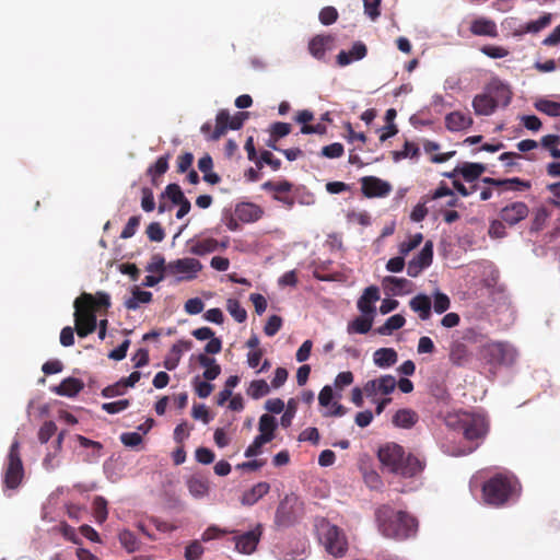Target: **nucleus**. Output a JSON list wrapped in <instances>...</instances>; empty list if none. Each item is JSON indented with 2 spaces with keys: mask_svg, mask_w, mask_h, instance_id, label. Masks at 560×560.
<instances>
[{
  "mask_svg": "<svg viewBox=\"0 0 560 560\" xmlns=\"http://www.w3.org/2000/svg\"><path fill=\"white\" fill-rule=\"evenodd\" d=\"M374 516L377 529L384 538L404 541L413 538L418 533L417 517L405 510H397L390 504L377 506Z\"/></svg>",
  "mask_w": 560,
  "mask_h": 560,
  "instance_id": "f257e3e1",
  "label": "nucleus"
},
{
  "mask_svg": "<svg viewBox=\"0 0 560 560\" xmlns=\"http://www.w3.org/2000/svg\"><path fill=\"white\" fill-rule=\"evenodd\" d=\"M377 458L383 471L404 479H413L422 475L427 467L425 459L412 453H406L397 443H386L377 451Z\"/></svg>",
  "mask_w": 560,
  "mask_h": 560,
  "instance_id": "f03ea898",
  "label": "nucleus"
},
{
  "mask_svg": "<svg viewBox=\"0 0 560 560\" xmlns=\"http://www.w3.org/2000/svg\"><path fill=\"white\" fill-rule=\"evenodd\" d=\"M521 485L516 477L510 474H497L482 486V495L487 504L502 506L518 497Z\"/></svg>",
  "mask_w": 560,
  "mask_h": 560,
  "instance_id": "7ed1b4c3",
  "label": "nucleus"
},
{
  "mask_svg": "<svg viewBox=\"0 0 560 560\" xmlns=\"http://www.w3.org/2000/svg\"><path fill=\"white\" fill-rule=\"evenodd\" d=\"M445 424L450 429L462 432L467 441L482 440L488 432V421L485 416L464 410L448 412Z\"/></svg>",
  "mask_w": 560,
  "mask_h": 560,
  "instance_id": "20e7f679",
  "label": "nucleus"
},
{
  "mask_svg": "<svg viewBox=\"0 0 560 560\" xmlns=\"http://www.w3.org/2000/svg\"><path fill=\"white\" fill-rule=\"evenodd\" d=\"M94 302L93 294L83 292L74 301V323L75 331L83 338L94 332L97 326L96 315L91 312V305Z\"/></svg>",
  "mask_w": 560,
  "mask_h": 560,
  "instance_id": "39448f33",
  "label": "nucleus"
},
{
  "mask_svg": "<svg viewBox=\"0 0 560 560\" xmlns=\"http://www.w3.org/2000/svg\"><path fill=\"white\" fill-rule=\"evenodd\" d=\"M480 355L491 365H512L516 361L517 351L508 342L495 341L483 345Z\"/></svg>",
  "mask_w": 560,
  "mask_h": 560,
  "instance_id": "423d86ee",
  "label": "nucleus"
},
{
  "mask_svg": "<svg viewBox=\"0 0 560 560\" xmlns=\"http://www.w3.org/2000/svg\"><path fill=\"white\" fill-rule=\"evenodd\" d=\"M24 468L20 455V443L14 441L9 450L3 482L8 489H16L23 479Z\"/></svg>",
  "mask_w": 560,
  "mask_h": 560,
  "instance_id": "0eeeda50",
  "label": "nucleus"
},
{
  "mask_svg": "<svg viewBox=\"0 0 560 560\" xmlns=\"http://www.w3.org/2000/svg\"><path fill=\"white\" fill-rule=\"evenodd\" d=\"M320 541L327 552L334 557H342L348 548V542L342 530L336 525L324 524L320 527Z\"/></svg>",
  "mask_w": 560,
  "mask_h": 560,
  "instance_id": "6e6552de",
  "label": "nucleus"
},
{
  "mask_svg": "<svg viewBox=\"0 0 560 560\" xmlns=\"http://www.w3.org/2000/svg\"><path fill=\"white\" fill-rule=\"evenodd\" d=\"M247 112H238L233 117L226 109H221L215 117V127L213 132L210 135L209 140H219L228 129L238 130L243 127L245 119L248 117Z\"/></svg>",
  "mask_w": 560,
  "mask_h": 560,
  "instance_id": "1a4fd4ad",
  "label": "nucleus"
},
{
  "mask_svg": "<svg viewBox=\"0 0 560 560\" xmlns=\"http://www.w3.org/2000/svg\"><path fill=\"white\" fill-rule=\"evenodd\" d=\"M202 269L201 262L196 258H179L170 261L166 266V272L171 275H180L179 281H189L197 277Z\"/></svg>",
  "mask_w": 560,
  "mask_h": 560,
  "instance_id": "9d476101",
  "label": "nucleus"
},
{
  "mask_svg": "<svg viewBox=\"0 0 560 560\" xmlns=\"http://www.w3.org/2000/svg\"><path fill=\"white\" fill-rule=\"evenodd\" d=\"M264 527L261 524H257L254 529L243 534H234L233 541L235 542V549L240 553L252 555L256 551L257 546L262 536Z\"/></svg>",
  "mask_w": 560,
  "mask_h": 560,
  "instance_id": "9b49d317",
  "label": "nucleus"
},
{
  "mask_svg": "<svg viewBox=\"0 0 560 560\" xmlns=\"http://www.w3.org/2000/svg\"><path fill=\"white\" fill-rule=\"evenodd\" d=\"M397 381L393 375H382L377 378L368 381L363 390L366 397L373 398L377 395H389L396 388Z\"/></svg>",
  "mask_w": 560,
  "mask_h": 560,
  "instance_id": "f8f14e48",
  "label": "nucleus"
},
{
  "mask_svg": "<svg viewBox=\"0 0 560 560\" xmlns=\"http://www.w3.org/2000/svg\"><path fill=\"white\" fill-rule=\"evenodd\" d=\"M433 260V243L427 241L420 253L408 262L407 273L409 277H418L423 269L428 268Z\"/></svg>",
  "mask_w": 560,
  "mask_h": 560,
  "instance_id": "ddd939ff",
  "label": "nucleus"
},
{
  "mask_svg": "<svg viewBox=\"0 0 560 560\" xmlns=\"http://www.w3.org/2000/svg\"><path fill=\"white\" fill-rule=\"evenodd\" d=\"M292 183L289 180L272 182L268 180L261 185V188L266 191L273 192V199L285 205L288 208H292L294 205V198L289 195L292 190Z\"/></svg>",
  "mask_w": 560,
  "mask_h": 560,
  "instance_id": "4468645a",
  "label": "nucleus"
},
{
  "mask_svg": "<svg viewBox=\"0 0 560 560\" xmlns=\"http://www.w3.org/2000/svg\"><path fill=\"white\" fill-rule=\"evenodd\" d=\"M529 214L528 206L523 201H514L500 210V218L509 226H514L525 220Z\"/></svg>",
  "mask_w": 560,
  "mask_h": 560,
  "instance_id": "2eb2a0df",
  "label": "nucleus"
},
{
  "mask_svg": "<svg viewBox=\"0 0 560 560\" xmlns=\"http://www.w3.org/2000/svg\"><path fill=\"white\" fill-rule=\"evenodd\" d=\"M362 192L369 198L385 197L392 191V185L375 176L361 179Z\"/></svg>",
  "mask_w": 560,
  "mask_h": 560,
  "instance_id": "dca6fc26",
  "label": "nucleus"
},
{
  "mask_svg": "<svg viewBox=\"0 0 560 560\" xmlns=\"http://www.w3.org/2000/svg\"><path fill=\"white\" fill-rule=\"evenodd\" d=\"M189 253L196 256H205L219 249V241L213 237L195 236L187 242Z\"/></svg>",
  "mask_w": 560,
  "mask_h": 560,
  "instance_id": "f3484780",
  "label": "nucleus"
},
{
  "mask_svg": "<svg viewBox=\"0 0 560 560\" xmlns=\"http://www.w3.org/2000/svg\"><path fill=\"white\" fill-rule=\"evenodd\" d=\"M334 42L335 37L331 35H316L308 43V51L315 59L324 60Z\"/></svg>",
  "mask_w": 560,
  "mask_h": 560,
  "instance_id": "a211bd4d",
  "label": "nucleus"
},
{
  "mask_svg": "<svg viewBox=\"0 0 560 560\" xmlns=\"http://www.w3.org/2000/svg\"><path fill=\"white\" fill-rule=\"evenodd\" d=\"M472 107L477 116H489L497 109V101L486 90V92L477 94L472 100Z\"/></svg>",
  "mask_w": 560,
  "mask_h": 560,
  "instance_id": "6ab92c4d",
  "label": "nucleus"
},
{
  "mask_svg": "<svg viewBox=\"0 0 560 560\" xmlns=\"http://www.w3.org/2000/svg\"><path fill=\"white\" fill-rule=\"evenodd\" d=\"M366 54L368 48L365 44L362 42H355L350 50L339 51V54L336 57L337 63L340 67H346L350 65L352 61L363 59L366 56Z\"/></svg>",
  "mask_w": 560,
  "mask_h": 560,
  "instance_id": "aec40b11",
  "label": "nucleus"
},
{
  "mask_svg": "<svg viewBox=\"0 0 560 560\" xmlns=\"http://www.w3.org/2000/svg\"><path fill=\"white\" fill-rule=\"evenodd\" d=\"M472 124L471 116L459 110L448 113L445 116V127L450 131H462L471 127Z\"/></svg>",
  "mask_w": 560,
  "mask_h": 560,
  "instance_id": "412c9836",
  "label": "nucleus"
},
{
  "mask_svg": "<svg viewBox=\"0 0 560 560\" xmlns=\"http://www.w3.org/2000/svg\"><path fill=\"white\" fill-rule=\"evenodd\" d=\"M469 31L475 36L497 37L499 35L495 22L488 18H477L471 21Z\"/></svg>",
  "mask_w": 560,
  "mask_h": 560,
  "instance_id": "4be33fe9",
  "label": "nucleus"
},
{
  "mask_svg": "<svg viewBox=\"0 0 560 560\" xmlns=\"http://www.w3.org/2000/svg\"><path fill=\"white\" fill-rule=\"evenodd\" d=\"M262 214L264 210L252 202H242L235 208L236 218L244 223L256 222L262 217Z\"/></svg>",
  "mask_w": 560,
  "mask_h": 560,
  "instance_id": "5701e85b",
  "label": "nucleus"
},
{
  "mask_svg": "<svg viewBox=\"0 0 560 560\" xmlns=\"http://www.w3.org/2000/svg\"><path fill=\"white\" fill-rule=\"evenodd\" d=\"M191 346L192 343L189 340H178L174 343L170 353L164 359L165 369L168 371L175 370L180 361L183 352L190 350Z\"/></svg>",
  "mask_w": 560,
  "mask_h": 560,
  "instance_id": "b1692460",
  "label": "nucleus"
},
{
  "mask_svg": "<svg viewBox=\"0 0 560 560\" xmlns=\"http://www.w3.org/2000/svg\"><path fill=\"white\" fill-rule=\"evenodd\" d=\"M487 91L493 96V100L497 101V107L508 106L511 102L512 92L509 86L502 83L499 80H493L487 85Z\"/></svg>",
  "mask_w": 560,
  "mask_h": 560,
  "instance_id": "393cba45",
  "label": "nucleus"
},
{
  "mask_svg": "<svg viewBox=\"0 0 560 560\" xmlns=\"http://www.w3.org/2000/svg\"><path fill=\"white\" fill-rule=\"evenodd\" d=\"M380 300V291L375 285L368 287L358 301V308L365 315L373 314L375 307L373 304Z\"/></svg>",
  "mask_w": 560,
  "mask_h": 560,
  "instance_id": "a878e982",
  "label": "nucleus"
},
{
  "mask_svg": "<svg viewBox=\"0 0 560 560\" xmlns=\"http://www.w3.org/2000/svg\"><path fill=\"white\" fill-rule=\"evenodd\" d=\"M270 490L268 482L261 481L254 485L249 490L245 491L241 498V503L246 506H252L265 497Z\"/></svg>",
  "mask_w": 560,
  "mask_h": 560,
  "instance_id": "bb28decb",
  "label": "nucleus"
},
{
  "mask_svg": "<svg viewBox=\"0 0 560 560\" xmlns=\"http://www.w3.org/2000/svg\"><path fill=\"white\" fill-rule=\"evenodd\" d=\"M83 387L84 384L81 380L67 377L57 387H55L54 392L60 396L74 397L83 389Z\"/></svg>",
  "mask_w": 560,
  "mask_h": 560,
  "instance_id": "cd10ccee",
  "label": "nucleus"
},
{
  "mask_svg": "<svg viewBox=\"0 0 560 560\" xmlns=\"http://www.w3.org/2000/svg\"><path fill=\"white\" fill-rule=\"evenodd\" d=\"M410 308L419 313V317L422 320L429 319L431 315V300L425 294H418L409 302Z\"/></svg>",
  "mask_w": 560,
  "mask_h": 560,
  "instance_id": "c85d7f7f",
  "label": "nucleus"
},
{
  "mask_svg": "<svg viewBox=\"0 0 560 560\" xmlns=\"http://www.w3.org/2000/svg\"><path fill=\"white\" fill-rule=\"evenodd\" d=\"M398 360V355L393 348H381L377 349L373 354L374 364L378 368L393 366Z\"/></svg>",
  "mask_w": 560,
  "mask_h": 560,
  "instance_id": "c756f323",
  "label": "nucleus"
},
{
  "mask_svg": "<svg viewBox=\"0 0 560 560\" xmlns=\"http://www.w3.org/2000/svg\"><path fill=\"white\" fill-rule=\"evenodd\" d=\"M152 293L142 291L139 287H133L131 296L125 301V307L129 311H136L141 304H148L152 301Z\"/></svg>",
  "mask_w": 560,
  "mask_h": 560,
  "instance_id": "7c9ffc66",
  "label": "nucleus"
},
{
  "mask_svg": "<svg viewBox=\"0 0 560 560\" xmlns=\"http://www.w3.org/2000/svg\"><path fill=\"white\" fill-rule=\"evenodd\" d=\"M457 171L466 182L471 183L485 173L486 166L481 163L465 162L457 166Z\"/></svg>",
  "mask_w": 560,
  "mask_h": 560,
  "instance_id": "2f4dec72",
  "label": "nucleus"
},
{
  "mask_svg": "<svg viewBox=\"0 0 560 560\" xmlns=\"http://www.w3.org/2000/svg\"><path fill=\"white\" fill-rule=\"evenodd\" d=\"M418 421V415L411 409H399L393 416V424L397 428L410 429Z\"/></svg>",
  "mask_w": 560,
  "mask_h": 560,
  "instance_id": "473e14b6",
  "label": "nucleus"
},
{
  "mask_svg": "<svg viewBox=\"0 0 560 560\" xmlns=\"http://www.w3.org/2000/svg\"><path fill=\"white\" fill-rule=\"evenodd\" d=\"M470 359V352L463 342L455 341L450 349V360L455 365H464Z\"/></svg>",
  "mask_w": 560,
  "mask_h": 560,
  "instance_id": "72a5a7b5",
  "label": "nucleus"
},
{
  "mask_svg": "<svg viewBox=\"0 0 560 560\" xmlns=\"http://www.w3.org/2000/svg\"><path fill=\"white\" fill-rule=\"evenodd\" d=\"M197 360L201 366L206 368L202 374L206 381H213L220 375L221 368L215 363V359L207 354H199Z\"/></svg>",
  "mask_w": 560,
  "mask_h": 560,
  "instance_id": "f704fd0d",
  "label": "nucleus"
},
{
  "mask_svg": "<svg viewBox=\"0 0 560 560\" xmlns=\"http://www.w3.org/2000/svg\"><path fill=\"white\" fill-rule=\"evenodd\" d=\"M189 493L197 498H203L209 492V482L202 477L192 476L187 480Z\"/></svg>",
  "mask_w": 560,
  "mask_h": 560,
  "instance_id": "c9c22d12",
  "label": "nucleus"
},
{
  "mask_svg": "<svg viewBox=\"0 0 560 560\" xmlns=\"http://www.w3.org/2000/svg\"><path fill=\"white\" fill-rule=\"evenodd\" d=\"M384 283L388 287L389 291L394 295H400L405 292L410 291L411 282L406 278H397L393 276H388L384 278Z\"/></svg>",
  "mask_w": 560,
  "mask_h": 560,
  "instance_id": "e433bc0d",
  "label": "nucleus"
},
{
  "mask_svg": "<svg viewBox=\"0 0 560 560\" xmlns=\"http://www.w3.org/2000/svg\"><path fill=\"white\" fill-rule=\"evenodd\" d=\"M406 323V319L400 314H395L386 319L384 325L380 326L376 329V332L380 335H390L394 330L400 329Z\"/></svg>",
  "mask_w": 560,
  "mask_h": 560,
  "instance_id": "4c0bfd02",
  "label": "nucleus"
},
{
  "mask_svg": "<svg viewBox=\"0 0 560 560\" xmlns=\"http://www.w3.org/2000/svg\"><path fill=\"white\" fill-rule=\"evenodd\" d=\"M118 539L120 545L128 553L136 552L140 548V542L138 541L136 535L129 529L121 530L118 534Z\"/></svg>",
  "mask_w": 560,
  "mask_h": 560,
  "instance_id": "58836bf2",
  "label": "nucleus"
},
{
  "mask_svg": "<svg viewBox=\"0 0 560 560\" xmlns=\"http://www.w3.org/2000/svg\"><path fill=\"white\" fill-rule=\"evenodd\" d=\"M551 22V14L547 13L544 14L541 18H539L536 21H530L526 23L517 34L522 35L525 33H538L542 28L547 27Z\"/></svg>",
  "mask_w": 560,
  "mask_h": 560,
  "instance_id": "ea45409f",
  "label": "nucleus"
},
{
  "mask_svg": "<svg viewBox=\"0 0 560 560\" xmlns=\"http://www.w3.org/2000/svg\"><path fill=\"white\" fill-rule=\"evenodd\" d=\"M93 515L98 524L104 523L108 516L107 501L104 497L97 495L94 498L93 503Z\"/></svg>",
  "mask_w": 560,
  "mask_h": 560,
  "instance_id": "a19ab883",
  "label": "nucleus"
},
{
  "mask_svg": "<svg viewBox=\"0 0 560 560\" xmlns=\"http://www.w3.org/2000/svg\"><path fill=\"white\" fill-rule=\"evenodd\" d=\"M373 324L372 317H357L348 325L349 334H366L370 331Z\"/></svg>",
  "mask_w": 560,
  "mask_h": 560,
  "instance_id": "79ce46f5",
  "label": "nucleus"
},
{
  "mask_svg": "<svg viewBox=\"0 0 560 560\" xmlns=\"http://www.w3.org/2000/svg\"><path fill=\"white\" fill-rule=\"evenodd\" d=\"M535 108L550 117H560V103L549 100H539L535 103Z\"/></svg>",
  "mask_w": 560,
  "mask_h": 560,
  "instance_id": "37998d69",
  "label": "nucleus"
},
{
  "mask_svg": "<svg viewBox=\"0 0 560 560\" xmlns=\"http://www.w3.org/2000/svg\"><path fill=\"white\" fill-rule=\"evenodd\" d=\"M269 392L270 387L265 380H255L249 384L247 388V395L254 399H259L268 395Z\"/></svg>",
  "mask_w": 560,
  "mask_h": 560,
  "instance_id": "c03bdc74",
  "label": "nucleus"
},
{
  "mask_svg": "<svg viewBox=\"0 0 560 560\" xmlns=\"http://www.w3.org/2000/svg\"><path fill=\"white\" fill-rule=\"evenodd\" d=\"M277 428L276 419L270 415H262L259 419V431L260 435L270 438V441L275 438V430Z\"/></svg>",
  "mask_w": 560,
  "mask_h": 560,
  "instance_id": "a18cd8bd",
  "label": "nucleus"
},
{
  "mask_svg": "<svg viewBox=\"0 0 560 560\" xmlns=\"http://www.w3.org/2000/svg\"><path fill=\"white\" fill-rule=\"evenodd\" d=\"M170 154L160 156L156 162L148 168V174L152 177V182L155 183V177L165 174L168 170Z\"/></svg>",
  "mask_w": 560,
  "mask_h": 560,
  "instance_id": "49530a36",
  "label": "nucleus"
},
{
  "mask_svg": "<svg viewBox=\"0 0 560 560\" xmlns=\"http://www.w3.org/2000/svg\"><path fill=\"white\" fill-rule=\"evenodd\" d=\"M226 310L230 315L238 323H243L247 318V312L242 307L241 303L235 299H229L226 301Z\"/></svg>",
  "mask_w": 560,
  "mask_h": 560,
  "instance_id": "de8ad7c7",
  "label": "nucleus"
},
{
  "mask_svg": "<svg viewBox=\"0 0 560 560\" xmlns=\"http://www.w3.org/2000/svg\"><path fill=\"white\" fill-rule=\"evenodd\" d=\"M393 160L398 162L407 158H416L419 155V147L410 141H406L402 150L392 152Z\"/></svg>",
  "mask_w": 560,
  "mask_h": 560,
  "instance_id": "09e8293b",
  "label": "nucleus"
},
{
  "mask_svg": "<svg viewBox=\"0 0 560 560\" xmlns=\"http://www.w3.org/2000/svg\"><path fill=\"white\" fill-rule=\"evenodd\" d=\"M550 217V212L545 208L540 207L534 212L532 220L530 232H539L544 229L547 219Z\"/></svg>",
  "mask_w": 560,
  "mask_h": 560,
  "instance_id": "8fccbe9b",
  "label": "nucleus"
},
{
  "mask_svg": "<svg viewBox=\"0 0 560 560\" xmlns=\"http://www.w3.org/2000/svg\"><path fill=\"white\" fill-rule=\"evenodd\" d=\"M234 529L220 528L215 525L209 526L201 535L202 541H210L223 535L235 534Z\"/></svg>",
  "mask_w": 560,
  "mask_h": 560,
  "instance_id": "3c124183",
  "label": "nucleus"
},
{
  "mask_svg": "<svg viewBox=\"0 0 560 560\" xmlns=\"http://www.w3.org/2000/svg\"><path fill=\"white\" fill-rule=\"evenodd\" d=\"M505 222L502 219H494L489 224L488 234L491 238H503L508 235Z\"/></svg>",
  "mask_w": 560,
  "mask_h": 560,
  "instance_id": "603ef678",
  "label": "nucleus"
},
{
  "mask_svg": "<svg viewBox=\"0 0 560 560\" xmlns=\"http://www.w3.org/2000/svg\"><path fill=\"white\" fill-rule=\"evenodd\" d=\"M167 197L174 205L178 203L185 197L180 186L178 184H168L161 195V198Z\"/></svg>",
  "mask_w": 560,
  "mask_h": 560,
  "instance_id": "864d4df0",
  "label": "nucleus"
},
{
  "mask_svg": "<svg viewBox=\"0 0 560 560\" xmlns=\"http://www.w3.org/2000/svg\"><path fill=\"white\" fill-rule=\"evenodd\" d=\"M270 442V438L266 435H257L253 443L246 448L245 456L254 457L257 456L261 452L262 445Z\"/></svg>",
  "mask_w": 560,
  "mask_h": 560,
  "instance_id": "5fc2aeb1",
  "label": "nucleus"
},
{
  "mask_svg": "<svg viewBox=\"0 0 560 560\" xmlns=\"http://www.w3.org/2000/svg\"><path fill=\"white\" fill-rule=\"evenodd\" d=\"M57 432V425L54 421H45L38 431V440L42 444L47 443Z\"/></svg>",
  "mask_w": 560,
  "mask_h": 560,
  "instance_id": "6e6d98bb",
  "label": "nucleus"
},
{
  "mask_svg": "<svg viewBox=\"0 0 560 560\" xmlns=\"http://www.w3.org/2000/svg\"><path fill=\"white\" fill-rule=\"evenodd\" d=\"M423 241L421 233L412 235L408 241H405L399 246V253L402 256L408 255L411 250L417 248Z\"/></svg>",
  "mask_w": 560,
  "mask_h": 560,
  "instance_id": "4d7b16f0",
  "label": "nucleus"
},
{
  "mask_svg": "<svg viewBox=\"0 0 560 560\" xmlns=\"http://www.w3.org/2000/svg\"><path fill=\"white\" fill-rule=\"evenodd\" d=\"M261 163H266L273 171H278L281 167V161L279 159L275 158V155L270 151H267V150H265L260 153L259 161L256 162V165L258 166V168H261V166H262Z\"/></svg>",
  "mask_w": 560,
  "mask_h": 560,
  "instance_id": "13d9d810",
  "label": "nucleus"
},
{
  "mask_svg": "<svg viewBox=\"0 0 560 560\" xmlns=\"http://www.w3.org/2000/svg\"><path fill=\"white\" fill-rule=\"evenodd\" d=\"M147 236L152 242H162L165 237V232L159 222H152L147 228Z\"/></svg>",
  "mask_w": 560,
  "mask_h": 560,
  "instance_id": "bf43d9fd",
  "label": "nucleus"
},
{
  "mask_svg": "<svg viewBox=\"0 0 560 560\" xmlns=\"http://www.w3.org/2000/svg\"><path fill=\"white\" fill-rule=\"evenodd\" d=\"M319 21L324 25H331L338 20V11L335 7H325L319 12Z\"/></svg>",
  "mask_w": 560,
  "mask_h": 560,
  "instance_id": "052dcab7",
  "label": "nucleus"
},
{
  "mask_svg": "<svg viewBox=\"0 0 560 560\" xmlns=\"http://www.w3.org/2000/svg\"><path fill=\"white\" fill-rule=\"evenodd\" d=\"M94 302L91 305V312L95 314L96 311L100 308H108L110 306V296L106 292H96L95 295H93Z\"/></svg>",
  "mask_w": 560,
  "mask_h": 560,
  "instance_id": "680f3d73",
  "label": "nucleus"
},
{
  "mask_svg": "<svg viewBox=\"0 0 560 560\" xmlns=\"http://www.w3.org/2000/svg\"><path fill=\"white\" fill-rule=\"evenodd\" d=\"M141 208L145 212H152L155 209V201L152 189L149 187H143L141 189Z\"/></svg>",
  "mask_w": 560,
  "mask_h": 560,
  "instance_id": "e2e57ef3",
  "label": "nucleus"
},
{
  "mask_svg": "<svg viewBox=\"0 0 560 560\" xmlns=\"http://www.w3.org/2000/svg\"><path fill=\"white\" fill-rule=\"evenodd\" d=\"M194 387L200 398L209 397L213 390V385L209 381H200L199 376L195 377Z\"/></svg>",
  "mask_w": 560,
  "mask_h": 560,
  "instance_id": "0e129e2a",
  "label": "nucleus"
},
{
  "mask_svg": "<svg viewBox=\"0 0 560 560\" xmlns=\"http://www.w3.org/2000/svg\"><path fill=\"white\" fill-rule=\"evenodd\" d=\"M281 327L282 318L278 315H271L264 327V332L267 336L272 337L281 329Z\"/></svg>",
  "mask_w": 560,
  "mask_h": 560,
  "instance_id": "69168bd1",
  "label": "nucleus"
},
{
  "mask_svg": "<svg viewBox=\"0 0 560 560\" xmlns=\"http://www.w3.org/2000/svg\"><path fill=\"white\" fill-rule=\"evenodd\" d=\"M290 132H291V125L288 122L277 121V122L272 124L271 128H270V136L275 140H277L279 138H283V137L288 136Z\"/></svg>",
  "mask_w": 560,
  "mask_h": 560,
  "instance_id": "338daca9",
  "label": "nucleus"
},
{
  "mask_svg": "<svg viewBox=\"0 0 560 560\" xmlns=\"http://www.w3.org/2000/svg\"><path fill=\"white\" fill-rule=\"evenodd\" d=\"M203 547L198 540L191 541L185 549L186 560H198L203 553Z\"/></svg>",
  "mask_w": 560,
  "mask_h": 560,
  "instance_id": "774afa93",
  "label": "nucleus"
}]
</instances>
